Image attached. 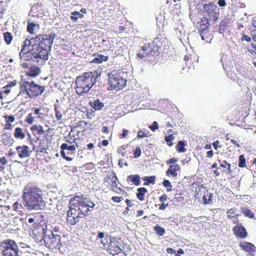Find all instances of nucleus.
I'll list each match as a JSON object with an SVG mask.
<instances>
[{
    "label": "nucleus",
    "mask_w": 256,
    "mask_h": 256,
    "mask_svg": "<svg viewBox=\"0 0 256 256\" xmlns=\"http://www.w3.org/2000/svg\"><path fill=\"white\" fill-rule=\"evenodd\" d=\"M42 195V192L39 188H25L22 196L24 206L28 210H38L44 209L45 202Z\"/></svg>",
    "instance_id": "obj_1"
},
{
    "label": "nucleus",
    "mask_w": 256,
    "mask_h": 256,
    "mask_svg": "<svg viewBox=\"0 0 256 256\" xmlns=\"http://www.w3.org/2000/svg\"><path fill=\"white\" fill-rule=\"evenodd\" d=\"M40 35L36 36V37L28 38L24 42L23 48L20 52V56H22V54L28 48L32 46V48H28L26 54H28V60L36 62L38 64L40 62L39 58V52L40 49Z\"/></svg>",
    "instance_id": "obj_2"
},
{
    "label": "nucleus",
    "mask_w": 256,
    "mask_h": 256,
    "mask_svg": "<svg viewBox=\"0 0 256 256\" xmlns=\"http://www.w3.org/2000/svg\"><path fill=\"white\" fill-rule=\"evenodd\" d=\"M56 36L54 33H50V34H42L40 36V49L39 52L40 64H42L48 59V52L51 50L54 40Z\"/></svg>",
    "instance_id": "obj_3"
},
{
    "label": "nucleus",
    "mask_w": 256,
    "mask_h": 256,
    "mask_svg": "<svg viewBox=\"0 0 256 256\" xmlns=\"http://www.w3.org/2000/svg\"><path fill=\"white\" fill-rule=\"evenodd\" d=\"M42 233L40 234V242L44 240L46 247L52 248L60 249L62 246L60 236L58 234H55L50 230H48L46 226V228H42Z\"/></svg>",
    "instance_id": "obj_4"
},
{
    "label": "nucleus",
    "mask_w": 256,
    "mask_h": 256,
    "mask_svg": "<svg viewBox=\"0 0 256 256\" xmlns=\"http://www.w3.org/2000/svg\"><path fill=\"white\" fill-rule=\"evenodd\" d=\"M100 76L96 71L85 72L82 76H78L76 80V86L87 88L88 90L95 86L98 78Z\"/></svg>",
    "instance_id": "obj_5"
},
{
    "label": "nucleus",
    "mask_w": 256,
    "mask_h": 256,
    "mask_svg": "<svg viewBox=\"0 0 256 256\" xmlns=\"http://www.w3.org/2000/svg\"><path fill=\"white\" fill-rule=\"evenodd\" d=\"M1 248L4 256H20L18 245L12 240H6L2 242Z\"/></svg>",
    "instance_id": "obj_6"
},
{
    "label": "nucleus",
    "mask_w": 256,
    "mask_h": 256,
    "mask_svg": "<svg viewBox=\"0 0 256 256\" xmlns=\"http://www.w3.org/2000/svg\"><path fill=\"white\" fill-rule=\"evenodd\" d=\"M108 82L110 86L116 90L122 89L126 84V80L123 78L116 72L108 74Z\"/></svg>",
    "instance_id": "obj_7"
},
{
    "label": "nucleus",
    "mask_w": 256,
    "mask_h": 256,
    "mask_svg": "<svg viewBox=\"0 0 256 256\" xmlns=\"http://www.w3.org/2000/svg\"><path fill=\"white\" fill-rule=\"evenodd\" d=\"M204 12L206 13L210 18H212L216 23L219 18L220 9L214 3L210 2L204 6Z\"/></svg>",
    "instance_id": "obj_8"
},
{
    "label": "nucleus",
    "mask_w": 256,
    "mask_h": 256,
    "mask_svg": "<svg viewBox=\"0 0 256 256\" xmlns=\"http://www.w3.org/2000/svg\"><path fill=\"white\" fill-rule=\"evenodd\" d=\"M79 207L78 210L80 212V214L86 215H89L90 208H93L95 204L92 202L88 198L81 196V200L78 202Z\"/></svg>",
    "instance_id": "obj_9"
},
{
    "label": "nucleus",
    "mask_w": 256,
    "mask_h": 256,
    "mask_svg": "<svg viewBox=\"0 0 256 256\" xmlns=\"http://www.w3.org/2000/svg\"><path fill=\"white\" fill-rule=\"evenodd\" d=\"M44 90V87L41 86L38 84H35L34 82H30L29 86V90L28 92V95L29 98H32L41 94Z\"/></svg>",
    "instance_id": "obj_10"
},
{
    "label": "nucleus",
    "mask_w": 256,
    "mask_h": 256,
    "mask_svg": "<svg viewBox=\"0 0 256 256\" xmlns=\"http://www.w3.org/2000/svg\"><path fill=\"white\" fill-rule=\"evenodd\" d=\"M76 209L70 208V209L67 212L66 222L68 224L70 225L75 224L78 220V218L82 217L80 215V212H78V215L76 214Z\"/></svg>",
    "instance_id": "obj_11"
},
{
    "label": "nucleus",
    "mask_w": 256,
    "mask_h": 256,
    "mask_svg": "<svg viewBox=\"0 0 256 256\" xmlns=\"http://www.w3.org/2000/svg\"><path fill=\"white\" fill-rule=\"evenodd\" d=\"M120 246V242L116 240L111 241L108 246V250L110 254L114 256L120 253L122 251Z\"/></svg>",
    "instance_id": "obj_12"
},
{
    "label": "nucleus",
    "mask_w": 256,
    "mask_h": 256,
    "mask_svg": "<svg viewBox=\"0 0 256 256\" xmlns=\"http://www.w3.org/2000/svg\"><path fill=\"white\" fill-rule=\"evenodd\" d=\"M28 149L29 148L26 146H18L16 148V150L18 153L19 156L22 158L30 156V152L28 151Z\"/></svg>",
    "instance_id": "obj_13"
},
{
    "label": "nucleus",
    "mask_w": 256,
    "mask_h": 256,
    "mask_svg": "<svg viewBox=\"0 0 256 256\" xmlns=\"http://www.w3.org/2000/svg\"><path fill=\"white\" fill-rule=\"evenodd\" d=\"M233 230L236 235L240 238H244L247 236L246 228L242 226H236Z\"/></svg>",
    "instance_id": "obj_14"
},
{
    "label": "nucleus",
    "mask_w": 256,
    "mask_h": 256,
    "mask_svg": "<svg viewBox=\"0 0 256 256\" xmlns=\"http://www.w3.org/2000/svg\"><path fill=\"white\" fill-rule=\"evenodd\" d=\"M240 246L244 250L249 252L250 254H252L255 252V246L250 242H240Z\"/></svg>",
    "instance_id": "obj_15"
},
{
    "label": "nucleus",
    "mask_w": 256,
    "mask_h": 256,
    "mask_svg": "<svg viewBox=\"0 0 256 256\" xmlns=\"http://www.w3.org/2000/svg\"><path fill=\"white\" fill-rule=\"evenodd\" d=\"M180 165L178 164L170 165L166 172V174L168 176H171L172 177H176L178 176L176 172L180 170Z\"/></svg>",
    "instance_id": "obj_16"
},
{
    "label": "nucleus",
    "mask_w": 256,
    "mask_h": 256,
    "mask_svg": "<svg viewBox=\"0 0 256 256\" xmlns=\"http://www.w3.org/2000/svg\"><path fill=\"white\" fill-rule=\"evenodd\" d=\"M30 82L23 81L20 83V92L18 94L17 96H20L22 94L25 93H26L28 94V92L29 90Z\"/></svg>",
    "instance_id": "obj_17"
},
{
    "label": "nucleus",
    "mask_w": 256,
    "mask_h": 256,
    "mask_svg": "<svg viewBox=\"0 0 256 256\" xmlns=\"http://www.w3.org/2000/svg\"><path fill=\"white\" fill-rule=\"evenodd\" d=\"M90 105L96 110H100L104 107V104L98 99H96L93 102H90Z\"/></svg>",
    "instance_id": "obj_18"
},
{
    "label": "nucleus",
    "mask_w": 256,
    "mask_h": 256,
    "mask_svg": "<svg viewBox=\"0 0 256 256\" xmlns=\"http://www.w3.org/2000/svg\"><path fill=\"white\" fill-rule=\"evenodd\" d=\"M108 56L102 54H98L91 62L96 64H101L103 62H106L108 60Z\"/></svg>",
    "instance_id": "obj_19"
},
{
    "label": "nucleus",
    "mask_w": 256,
    "mask_h": 256,
    "mask_svg": "<svg viewBox=\"0 0 256 256\" xmlns=\"http://www.w3.org/2000/svg\"><path fill=\"white\" fill-rule=\"evenodd\" d=\"M131 178L130 181L135 186H139L140 182V176L138 174L130 175L128 176V178Z\"/></svg>",
    "instance_id": "obj_20"
},
{
    "label": "nucleus",
    "mask_w": 256,
    "mask_h": 256,
    "mask_svg": "<svg viewBox=\"0 0 256 256\" xmlns=\"http://www.w3.org/2000/svg\"><path fill=\"white\" fill-rule=\"evenodd\" d=\"M40 72V68L38 66H34L28 73V76L31 77H35L38 75Z\"/></svg>",
    "instance_id": "obj_21"
},
{
    "label": "nucleus",
    "mask_w": 256,
    "mask_h": 256,
    "mask_svg": "<svg viewBox=\"0 0 256 256\" xmlns=\"http://www.w3.org/2000/svg\"><path fill=\"white\" fill-rule=\"evenodd\" d=\"M138 192L136 194V196L140 200H144V194L147 192V190L145 188H140L138 189Z\"/></svg>",
    "instance_id": "obj_22"
},
{
    "label": "nucleus",
    "mask_w": 256,
    "mask_h": 256,
    "mask_svg": "<svg viewBox=\"0 0 256 256\" xmlns=\"http://www.w3.org/2000/svg\"><path fill=\"white\" fill-rule=\"evenodd\" d=\"M156 176H144L142 178V180L145 181L144 185L147 186L150 184H154L155 183Z\"/></svg>",
    "instance_id": "obj_23"
},
{
    "label": "nucleus",
    "mask_w": 256,
    "mask_h": 256,
    "mask_svg": "<svg viewBox=\"0 0 256 256\" xmlns=\"http://www.w3.org/2000/svg\"><path fill=\"white\" fill-rule=\"evenodd\" d=\"M14 136L18 138L24 139L25 137V134L22 131L20 128H16L14 130Z\"/></svg>",
    "instance_id": "obj_24"
},
{
    "label": "nucleus",
    "mask_w": 256,
    "mask_h": 256,
    "mask_svg": "<svg viewBox=\"0 0 256 256\" xmlns=\"http://www.w3.org/2000/svg\"><path fill=\"white\" fill-rule=\"evenodd\" d=\"M83 17V14H80L79 12L74 11L72 12L70 18L72 22H75L78 20V18H82Z\"/></svg>",
    "instance_id": "obj_25"
},
{
    "label": "nucleus",
    "mask_w": 256,
    "mask_h": 256,
    "mask_svg": "<svg viewBox=\"0 0 256 256\" xmlns=\"http://www.w3.org/2000/svg\"><path fill=\"white\" fill-rule=\"evenodd\" d=\"M60 149L74 152L76 150V148L74 145L68 146L67 144L64 143L60 146Z\"/></svg>",
    "instance_id": "obj_26"
},
{
    "label": "nucleus",
    "mask_w": 256,
    "mask_h": 256,
    "mask_svg": "<svg viewBox=\"0 0 256 256\" xmlns=\"http://www.w3.org/2000/svg\"><path fill=\"white\" fill-rule=\"evenodd\" d=\"M228 24V20L224 19V20H223L221 22L219 26V28H218L219 33L222 34H224V30H225V28L226 27Z\"/></svg>",
    "instance_id": "obj_27"
},
{
    "label": "nucleus",
    "mask_w": 256,
    "mask_h": 256,
    "mask_svg": "<svg viewBox=\"0 0 256 256\" xmlns=\"http://www.w3.org/2000/svg\"><path fill=\"white\" fill-rule=\"evenodd\" d=\"M241 210L244 214L246 216L248 217L249 218H252L254 216V214L248 208H242Z\"/></svg>",
    "instance_id": "obj_28"
},
{
    "label": "nucleus",
    "mask_w": 256,
    "mask_h": 256,
    "mask_svg": "<svg viewBox=\"0 0 256 256\" xmlns=\"http://www.w3.org/2000/svg\"><path fill=\"white\" fill-rule=\"evenodd\" d=\"M185 144L184 142L182 140L179 141L176 146V150L179 152H185L186 150V148H184Z\"/></svg>",
    "instance_id": "obj_29"
},
{
    "label": "nucleus",
    "mask_w": 256,
    "mask_h": 256,
    "mask_svg": "<svg viewBox=\"0 0 256 256\" xmlns=\"http://www.w3.org/2000/svg\"><path fill=\"white\" fill-rule=\"evenodd\" d=\"M36 26L38 27V25L36 24L34 22H28L27 25V30L30 34H34V28Z\"/></svg>",
    "instance_id": "obj_30"
},
{
    "label": "nucleus",
    "mask_w": 256,
    "mask_h": 256,
    "mask_svg": "<svg viewBox=\"0 0 256 256\" xmlns=\"http://www.w3.org/2000/svg\"><path fill=\"white\" fill-rule=\"evenodd\" d=\"M209 26H200L198 28L200 36L206 34L208 33L209 32Z\"/></svg>",
    "instance_id": "obj_31"
},
{
    "label": "nucleus",
    "mask_w": 256,
    "mask_h": 256,
    "mask_svg": "<svg viewBox=\"0 0 256 256\" xmlns=\"http://www.w3.org/2000/svg\"><path fill=\"white\" fill-rule=\"evenodd\" d=\"M4 39L6 43L7 44H10L12 40V36L11 33L9 32L4 33Z\"/></svg>",
    "instance_id": "obj_32"
},
{
    "label": "nucleus",
    "mask_w": 256,
    "mask_h": 256,
    "mask_svg": "<svg viewBox=\"0 0 256 256\" xmlns=\"http://www.w3.org/2000/svg\"><path fill=\"white\" fill-rule=\"evenodd\" d=\"M154 230L156 231V234L160 236H162L165 233V230L164 228L158 225L154 227Z\"/></svg>",
    "instance_id": "obj_33"
},
{
    "label": "nucleus",
    "mask_w": 256,
    "mask_h": 256,
    "mask_svg": "<svg viewBox=\"0 0 256 256\" xmlns=\"http://www.w3.org/2000/svg\"><path fill=\"white\" fill-rule=\"evenodd\" d=\"M238 166L240 168H244L246 166V158L244 154H242L239 156L238 160Z\"/></svg>",
    "instance_id": "obj_34"
},
{
    "label": "nucleus",
    "mask_w": 256,
    "mask_h": 256,
    "mask_svg": "<svg viewBox=\"0 0 256 256\" xmlns=\"http://www.w3.org/2000/svg\"><path fill=\"white\" fill-rule=\"evenodd\" d=\"M31 130L32 131L37 130L38 134H43L44 133V130H43V127L41 126H37L36 125H34L32 126Z\"/></svg>",
    "instance_id": "obj_35"
},
{
    "label": "nucleus",
    "mask_w": 256,
    "mask_h": 256,
    "mask_svg": "<svg viewBox=\"0 0 256 256\" xmlns=\"http://www.w3.org/2000/svg\"><path fill=\"white\" fill-rule=\"evenodd\" d=\"M89 90L87 88H82L79 86H76V92L78 94L80 95H82L84 94V93H86Z\"/></svg>",
    "instance_id": "obj_36"
},
{
    "label": "nucleus",
    "mask_w": 256,
    "mask_h": 256,
    "mask_svg": "<svg viewBox=\"0 0 256 256\" xmlns=\"http://www.w3.org/2000/svg\"><path fill=\"white\" fill-rule=\"evenodd\" d=\"M199 24L200 26H210L208 18L206 16L202 17Z\"/></svg>",
    "instance_id": "obj_37"
},
{
    "label": "nucleus",
    "mask_w": 256,
    "mask_h": 256,
    "mask_svg": "<svg viewBox=\"0 0 256 256\" xmlns=\"http://www.w3.org/2000/svg\"><path fill=\"white\" fill-rule=\"evenodd\" d=\"M163 186L166 187L168 188L167 191L170 192L172 190V185L171 184V183L168 180H165L162 182Z\"/></svg>",
    "instance_id": "obj_38"
},
{
    "label": "nucleus",
    "mask_w": 256,
    "mask_h": 256,
    "mask_svg": "<svg viewBox=\"0 0 256 256\" xmlns=\"http://www.w3.org/2000/svg\"><path fill=\"white\" fill-rule=\"evenodd\" d=\"M174 138V136L172 134H170L168 136H165V140L168 142V144L171 146L173 145V142H172V140Z\"/></svg>",
    "instance_id": "obj_39"
},
{
    "label": "nucleus",
    "mask_w": 256,
    "mask_h": 256,
    "mask_svg": "<svg viewBox=\"0 0 256 256\" xmlns=\"http://www.w3.org/2000/svg\"><path fill=\"white\" fill-rule=\"evenodd\" d=\"M236 210V209L235 208H232L228 211V216L231 219L234 216V214H235Z\"/></svg>",
    "instance_id": "obj_40"
},
{
    "label": "nucleus",
    "mask_w": 256,
    "mask_h": 256,
    "mask_svg": "<svg viewBox=\"0 0 256 256\" xmlns=\"http://www.w3.org/2000/svg\"><path fill=\"white\" fill-rule=\"evenodd\" d=\"M141 149L140 147L137 146L136 147L134 151V158H138L141 156Z\"/></svg>",
    "instance_id": "obj_41"
},
{
    "label": "nucleus",
    "mask_w": 256,
    "mask_h": 256,
    "mask_svg": "<svg viewBox=\"0 0 256 256\" xmlns=\"http://www.w3.org/2000/svg\"><path fill=\"white\" fill-rule=\"evenodd\" d=\"M202 40H206L207 42H210V40H212L211 36L208 34V33L206 34H204L202 36H200Z\"/></svg>",
    "instance_id": "obj_42"
},
{
    "label": "nucleus",
    "mask_w": 256,
    "mask_h": 256,
    "mask_svg": "<svg viewBox=\"0 0 256 256\" xmlns=\"http://www.w3.org/2000/svg\"><path fill=\"white\" fill-rule=\"evenodd\" d=\"M5 119L7 122H13L14 121L15 118L14 116H5Z\"/></svg>",
    "instance_id": "obj_43"
},
{
    "label": "nucleus",
    "mask_w": 256,
    "mask_h": 256,
    "mask_svg": "<svg viewBox=\"0 0 256 256\" xmlns=\"http://www.w3.org/2000/svg\"><path fill=\"white\" fill-rule=\"evenodd\" d=\"M124 200L122 196H112V200L115 202H120Z\"/></svg>",
    "instance_id": "obj_44"
},
{
    "label": "nucleus",
    "mask_w": 256,
    "mask_h": 256,
    "mask_svg": "<svg viewBox=\"0 0 256 256\" xmlns=\"http://www.w3.org/2000/svg\"><path fill=\"white\" fill-rule=\"evenodd\" d=\"M149 128L152 130L155 131L158 128V122H154L152 123V124L150 126Z\"/></svg>",
    "instance_id": "obj_45"
},
{
    "label": "nucleus",
    "mask_w": 256,
    "mask_h": 256,
    "mask_svg": "<svg viewBox=\"0 0 256 256\" xmlns=\"http://www.w3.org/2000/svg\"><path fill=\"white\" fill-rule=\"evenodd\" d=\"M7 162V160L5 157L0 158V168H3V166L5 165Z\"/></svg>",
    "instance_id": "obj_46"
},
{
    "label": "nucleus",
    "mask_w": 256,
    "mask_h": 256,
    "mask_svg": "<svg viewBox=\"0 0 256 256\" xmlns=\"http://www.w3.org/2000/svg\"><path fill=\"white\" fill-rule=\"evenodd\" d=\"M137 136L138 138H144L145 137H147L148 136L142 130H140L138 132Z\"/></svg>",
    "instance_id": "obj_47"
},
{
    "label": "nucleus",
    "mask_w": 256,
    "mask_h": 256,
    "mask_svg": "<svg viewBox=\"0 0 256 256\" xmlns=\"http://www.w3.org/2000/svg\"><path fill=\"white\" fill-rule=\"evenodd\" d=\"M56 110V118L57 120H60L62 118V113L58 111L56 109H55Z\"/></svg>",
    "instance_id": "obj_48"
},
{
    "label": "nucleus",
    "mask_w": 256,
    "mask_h": 256,
    "mask_svg": "<svg viewBox=\"0 0 256 256\" xmlns=\"http://www.w3.org/2000/svg\"><path fill=\"white\" fill-rule=\"evenodd\" d=\"M242 199L244 202H250L251 198L248 195H244Z\"/></svg>",
    "instance_id": "obj_49"
},
{
    "label": "nucleus",
    "mask_w": 256,
    "mask_h": 256,
    "mask_svg": "<svg viewBox=\"0 0 256 256\" xmlns=\"http://www.w3.org/2000/svg\"><path fill=\"white\" fill-rule=\"evenodd\" d=\"M26 122L29 124H32L33 122V118L32 116V114H29L26 119Z\"/></svg>",
    "instance_id": "obj_50"
},
{
    "label": "nucleus",
    "mask_w": 256,
    "mask_h": 256,
    "mask_svg": "<svg viewBox=\"0 0 256 256\" xmlns=\"http://www.w3.org/2000/svg\"><path fill=\"white\" fill-rule=\"evenodd\" d=\"M128 134V130L126 129H124L122 130V133L120 136V138H124V137L126 136Z\"/></svg>",
    "instance_id": "obj_51"
},
{
    "label": "nucleus",
    "mask_w": 256,
    "mask_h": 256,
    "mask_svg": "<svg viewBox=\"0 0 256 256\" xmlns=\"http://www.w3.org/2000/svg\"><path fill=\"white\" fill-rule=\"evenodd\" d=\"M17 84V81L16 80H14L10 84L8 85L5 86L4 88H8L10 87H12L13 86H16Z\"/></svg>",
    "instance_id": "obj_52"
},
{
    "label": "nucleus",
    "mask_w": 256,
    "mask_h": 256,
    "mask_svg": "<svg viewBox=\"0 0 256 256\" xmlns=\"http://www.w3.org/2000/svg\"><path fill=\"white\" fill-rule=\"evenodd\" d=\"M167 196L166 194H164L160 198V201L162 202H164L167 200Z\"/></svg>",
    "instance_id": "obj_53"
},
{
    "label": "nucleus",
    "mask_w": 256,
    "mask_h": 256,
    "mask_svg": "<svg viewBox=\"0 0 256 256\" xmlns=\"http://www.w3.org/2000/svg\"><path fill=\"white\" fill-rule=\"evenodd\" d=\"M226 165H228V169L229 172H230V164L228 163L226 161H224L223 164H220V166L224 168H226Z\"/></svg>",
    "instance_id": "obj_54"
},
{
    "label": "nucleus",
    "mask_w": 256,
    "mask_h": 256,
    "mask_svg": "<svg viewBox=\"0 0 256 256\" xmlns=\"http://www.w3.org/2000/svg\"><path fill=\"white\" fill-rule=\"evenodd\" d=\"M178 162V159L176 158H172L168 160L166 162L167 164H174Z\"/></svg>",
    "instance_id": "obj_55"
},
{
    "label": "nucleus",
    "mask_w": 256,
    "mask_h": 256,
    "mask_svg": "<svg viewBox=\"0 0 256 256\" xmlns=\"http://www.w3.org/2000/svg\"><path fill=\"white\" fill-rule=\"evenodd\" d=\"M242 40H245L248 42H250L252 40L250 36H248L247 35H244L242 37Z\"/></svg>",
    "instance_id": "obj_56"
},
{
    "label": "nucleus",
    "mask_w": 256,
    "mask_h": 256,
    "mask_svg": "<svg viewBox=\"0 0 256 256\" xmlns=\"http://www.w3.org/2000/svg\"><path fill=\"white\" fill-rule=\"evenodd\" d=\"M218 4L222 7L225 6L226 5L225 0H218Z\"/></svg>",
    "instance_id": "obj_57"
},
{
    "label": "nucleus",
    "mask_w": 256,
    "mask_h": 256,
    "mask_svg": "<svg viewBox=\"0 0 256 256\" xmlns=\"http://www.w3.org/2000/svg\"><path fill=\"white\" fill-rule=\"evenodd\" d=\"M168 206V204H164L162 203V204L160 206L159 209L160 210H164Z\"/></svg>",
    "instance_id": "obj_58"
},
{
    "label": "nucleus",
    "mask_w": 256,
    "mask_h": 256,
    "mask_svg": "<svg viewBox=\"0 0 256 256\" xmlns=\"http://www.w3.org/2000/svg\"><path fill=\"white\" fill-rule=\"evenodd\" d=\"M166 252H167L168 253L170 254H173L176 252V250H174L173 248H168L166 249Z\"/></svg>",
    "instance_id": "obj_59"
},
{
    "label": "nucleus",
    "mask_w": 256,
    "mask_h": 256,
    "mask_svg": "<svg viewBox=\"0 0 256 256\" xmlns=\"http://www.w3.org/2000/svg\"><path fill=\"white\" fill-rule=\"evenodd\" d=\"M207 156L210 158H212L213 156V152L212 150H208L206 152Z\"/></svg>",
    "instance_id": "obj_60"
},
{
    "label": "nucleus",
    "mask_w": 256,
    "mask_h": 256,
    "mask_svg": "<svg viewBox=\"0 0 256 256\" xmlns=\"http://www.w3.org/2000/svg\"><path fill=\"white\" fill-rule=\"evenodd\" d=\"M232 143L234 144L237 148L240 147V144L238 143L237 141L234 140H230Z\"/></svg>",
    "instance_id": "obj_61"
},
{
    "label": "nucleus",
    "mask_w": 256,
    "mask_h": 256,
    "mask_svg": "<svg viewBox=\"0 0 256 256\" xmlns=\"http://www.w3.org/2000/svg\"><path fill=\"white\" fill-rule=\"evenodd\" d=\"M126 202L128 206V207H131L132 205V202H131V201L128 200V199H126Z\"/></svg>",
    "instance_id": "obj_62"
},
{
    "label": "nucleus",
    "mask_w": 256,
    "mask_h": 256,
    "mask_svg": "<svg viewBox=\"0 0 256 256\" xmlns=\"http://www.w3.org/2000/svg\"><path fill=\"white\" fill-rule=\"evenodd\" d=\"M218 143L219 142L218 140H216L214 142H213L212 146L214 149L216 150L218 148Z\"/></svg>",
    "instance_id": "obj_63"
},
{
    "label": "nucleus",
    "mask_w": 256,
    "mask_h": 256,
    "mask_svg": "<svg viewBox=\"0 0 256 256\" xmlns=\"http://www.w3.org/2000/svg\"><path fill=\"white\" fill-rule=\"evenodd\" d=\"M252 26L256 28V17H254L252 20Z\"/></svg>",
    "instance_id": "obj_64"
}]
</instances>
